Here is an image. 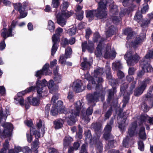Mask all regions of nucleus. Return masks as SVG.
I'll list each match as a JSON object with an SVG mask.
<instances>
[{"mask_svg": "<svg viewBox=\"0 0 153 153\" xmlns=\"http://www.w3.org/2000/svg\"><path fill=\"white\" fill-rule=\"evenodd\" d=\"M108 97L107 100L108 102L113 98L114 95V89H110L108 91Z\"/></svg>", "mask_w": 153, "mask_h": 153, "instance_id": "nucleus-45", "label": "nucleus"}, {"mask_svg": "<svg viewBox=\"0 0 153 153\" xmlns=\"http://www.w3.org/2000/svg\"><path fill=\"white\" fill-rule=\"evenodd\" d=\"M39 100L36 98H34L32 99V105L34 106L38 105L39 104Z\"/></svg>", "mask_w": 153, "mask_h": 153, "instance_id": "nucleus-51", "label": "nucleus"}, {"mask_svg": "<svg viewBox=\"0 0 153 153\" xmlns=\"http://www.w3.org/2000/svg\"><path fill=\"white\" fill-rule=\"evenodd\" d=\"M76 18L79 20H81L83 17V11H81L80 13H76Z\"/></svg>", "mask_w": 153, "mask_h": 153, "instance_id": "nucleus-53", "label": "nucleus"}, {"mask_svg": "<svg viewBox=\"0 0 153 153\" xmlns=\"http://www.w3.org/2000/svg\"><path fill=\"white\" fill-rule=\"evenodd\" d=\"M58 94H55L53 96L51 99V102L53 103V106L56 108L57 110H59L61 113H64L66 115L68 113H66L67 110L65 107L63 105V103L62 101H58L56 105H54L55 101L58 99Z\"/></svg>", "mask_w": 153, "mask_h": 153, "instance_id": "nucleus-8", "label": "nucleus"}, {"mask_svg": "<svg viewBox=\"0 0 153 153\" xmlns=\"http://www.w3.org/2000/svg\"><path fill=\"white\" fill-rule=\"evenodd\" d=\"M124 58L128 64L133 65L134 62H136L140 59L139 57L136 54H134L131 50H129L125 54Z\"/></svg>", "mask_w": 153, "mask_h": 153, "instance_id": "nucleus-7", "label": "nucleus"}, {"mask_svg": "<svg viewBox=\"0 0 153 153\" xmlns=\"http://www.w3.org/2000/svg\"><path fill=\"white\" fill-rule=\"evenodd\" d=\"M111 128L110 125H107L105 129V133L104 134V137L106 140H108L109 139L111 136L110 132L111 131Z\"/></svg>", "mask_w": 153, "mask_h": 153, "instance_id": "nucleus-26", "label": "nucleus"}, {"mask_svg": "<svg viewBox=\"0 0 153 153\" xmlns=\"http://www.w3.org/2000/svg\"><path fill=\"white\" fill-rule=\"evenodd\" d=\"M30 134H33L35 135L36 139H38V138L40 137V134L39 132L35 130V128H30Z\"/></svg>", "mask_w": 153, "mask_h": 153, "instance_id": "nucleus-40", "label": "nucleus"}, {"mask_svg": "<svg viewBox=\"0 0 153 153\" xmlns=\"http://www.w3.org/2000/svg\"><path fill=\"white\" fill-rule=\"evenodd\" d=\"M73 140V139L69 136L65 137L64 140L63 145L64 146H67Z\"/></svg>", "mask_w": 153, "mask_h": 153, "instance_id": "nucleus-39", "label": "nucleus"}, {"mask_svg": "<svg viewBox=\"0 0 153 153\" xmlns=\"http://www.w3.org/2000/svg\"><path fill=\"white\" fill-rule=\"evenodd\" d=\"M13 5L14 8L19 12L20 15L18 17L19 19L25 18L27 16V13L25 11L27 6L26 3L22 4L19 3L14 4Z\"/></svg>", "mask_w": 153, "mask_h": 153, "instance_id": "nucleus-9", "label": "nucleus"}, {"mask_svg": "<svg viewBox=\"0 0 153 153\" xmlns=\"http://www.w3.org/2000/svg\"><path fill=\"white\" fill-rule=\"evenodd\" d=\"M76 28L75 27H73L70 29L68 30V34L71 36L74 35L76 32Z\"/></svg>", "mask_w": 153, "mask_h": 153, "instance_id": "nucleus-49", "label": "nucleus"}, {"mask_svg": "<svg viewBox=\"0 0 153 153\" xmlns=\"http://www.w3.org/2000/svg\"><path fill=\"white\" fill-rule=\"evenodd\" d=\"M69 44V40L66 38H64L62 39V45L63 47H65L66 45Z\"/></svg>", "mask_w": 153, "mask_h": 153, "instance_id": "nucleus-56", "label": "nucleus"}, {"mask_svg": "<svg viewBox=\"0 0 153 153\" xmlns=\"http://www.w3.org/2000/svg\"><path fill=\"white\" fill-rule=\"evenodd\" d=\"M129 140V137L128 136L126 137V138L124 139L123 141V146L125 147H126L128 145V141Z\"/></svg>", "mask_w": 153, "mask_h": 153, "instance_id": "nucleus-55", "label": "nucleus"}, {"mask_svg": "<svg viewBox=\"0 0 153 153\" xmlns=\"http://www.w3.org/2000/svg\"><path fill=\"white\" fill-rule=\"evenodd\" d=\"M37 126L38 128L39 129H41L43 133H44V124L42 123L41 120H39V122L37 123Z\"/></svg>", "mask_w": 153, "mask_h": 153, "instance_id": "nucleus-48", "label": "nucleus"}, {"mask_svg": "<svg viewBox=\"0 0 153 153\" xmlns=\"http://www.w3.org/2000/svg\"><path fill=\"white\" fill-rule=\"evenodd\" d=\"M39 142L38 139L36 140L33 142L31 149L33 151H37V149L39 147Z\"/></svg>", "mask_w": 153, "mask_h": 153, "instance_id": "nucleus-37", "label": "nucleus"}, {"mask_svg": "<svg viewBox=\"0 0 153 153\" xmlns=\"http://www.w3.org/2000/svg\"><path fill=\"white\" fill-rule=\"evenodd\" d=\"M140 120L141 123L140 124V126L141 124L142 125L145 124V122L146 120H148L150 124L153 125V117L151 118L147 116H142Z\"/></svg>", "mask_w": 153, "mask_h": 153, "instance_id": "nucleus-25", "label": "nucleus"}, {"mask_svg": "<svg viewBox=\"0 0 153 153\" xmlns=\"http://www.w3.org/2000/svg\"><path fill=\"white\" fill-rule=\"evenodd\" d=\"M68 5L69 4L68 2H64L61 6V7L63 9V10L62 9L61 10V13H57L56 12L57 14L56 16L57 23L62 26H64L66 24L65 19L70 16L72 14V12H68L66 10Z\"/></svg>", "mask_w": 153, "mask_h": 153, "instance_id": "nucleus-3", "label": "nucleus"}, {"mask_svg": "<svg viewBox=\"0 0 153 153\" xmlns=\"http://www.w3.org/2000/svg\"><path fill=\"white\" fill-rule=\"evenodd\" d=\"M127 11V10L126 9H121V11L120 15V17H118L116 16H113L112 18V19L113 22L114 23H116L120 21L121 20V17H123L124 16Z\"/></svg>", "mask_w": 153, "mask_h": 153, "instance_id": "nucleus-23", "label": "nucleus"}, {"mask_svg": "<svg viewBox=\"0 0 153 153\" xmlns=\"http://www.w3.org/2000/svg\"><path fill=\"white\" fill-rule=\"evenodd\" d=\"M110 45L106 48V51L104 54V57L105 58H110L113 59L116 56V53L114 50L111 51Z\"/></svg>", "mask_w": 153, "mask_h": 153, "instance_id": "nucleus-16", "label": "nucleus"}, {"mask_svg": "<svg viewBox=\"0 0 153 153\" xmlns=\"http://www.w3.org/2000/svg\"><path fill=\"white\" fill-rule=\"evenodd\" d=\"M112 108L111 107L106 113L105 114V119H108L111 115Z\"/></svg>", "mask_w": 153, "mask_h": 153, "instance_id": "nucleus-50", "label": "nucleus"}, {"mask_svg": "<svg viewBox=\"0 0 153 153\" xmlns=\"http://www.w3.org/2000/svg\"><path fill=\"white\" fill-rule=\"evenodd\" d=\"M49 153H58L56 149L53 148H51L48 149Z\"/></svg>", "mask_w": 153, "mask_h": 153, "instance_id": "nucleus-64", "label": "nucleus"}, {"mask_svg": "<svg viewBox=\"0 0 153 153\" xmlns=\"http://www.w3.org/2000/svg\"><path fill=\"white\" fill-rule=\"evenodd\" d=\"M115 28L113 25H111L108 27V29L106 33V36L107 37H109L113 34L114 33Z\"/></svg>", "mask_w": 153, "mask_h": 153, "instance_id": "nucleus-36", "label": "nucleus"}, {"mask_svg": "<svg viewBox=\"0 0 153 153\" xmlns=\"http://www.w3.org/2000/svg\"><path fill=\"white\" fill-rule=\"evenodd\" d=\"M22 148L19 146H15L14 149H11L9 151V153H18L22 151Z\"/></svg>", "mask_w": 153, "mask_h": 153, "instance_id": "nucleus-42", "label": "nucleus"}, {"mask_svg": "<svg viewBox=\"0 0 153 153\" xmlns=\"http://www.w3.org/2000/svg\"><path fill=\"white\" fill-rule=\"evenodd\" d=\"M141 108L145 112L148 111L149 109V108L148 107L147 104L145 103H143L142 105Z\"/></svg>", "mask_w": 153, "mask_h": 153, "instance_id": "nucleus-54", "label": "nucleus"}, {"mask_svg": "<svg viewBox=\"0 0 153 153\" xmlns=\"http://www.w3.org/2000/svg\"><path fill=\"white\" fill-rule=\"evenodd\" d=\"M59 0H52V4L54 7L57 8L59 5Z\"/></svg>", "mask_w": 153, "mask_h": 153, "instance_id": "nucleus-58", "label": "nucleus"}, {"mask_svg": "<svg viewBox=\"0 0 153 153\" xmlns=\"http://www.w3.org/2000/svg\"><path fill=\"white\" fill-rule=\"evenodd\" d=\"M93 109L92 107H89L87 110L86 111V114L88 115H90L93 112Z\"/></svg>", "mask_w": 153, "mask_h": 153, "instance_id": "nucleus-60", "label": "nucleus"}, {"mask_svg": "<svg viewBox=\"0 0 153 153\" xmlns=\"http://www.w3.org/2000/svg\"><path fill=\"white\" fill-rule=\"evenodd\" d=\"M92 32L90 28H87L86 30L85 36L87 39L88 38L89 36L91 34Z\"/></svg>", "mask_w": 153, "mask_h": 153, "instance_id": "nucleus-61", "label": "nucleus"}, {"mask_svg": "<svg viewBox=\"0 0 153 153\" xmlns=\"http://www.w3.org/2000/svg\"><path fill=\"white\" fill-rule=\"evenodd\" d=\"M138 148L141 151L144 150V145L143 142L142 141H139L138 142Z\"/></svg>", "mask_w": 153, "mask_h": 153, "instance_id": "nucleus-52", "label": "nucleus"}, {"mask_svg": "<svg viewBox=\"0 0 153 153\" xmlns=\"http://www.w3.org/2000/svg\"><path fill=\"white\" fill-rule=\"evenodd\" d=\"M30 150V149L29 147L26 146L22 148V151L23 153H29Z\"/></svg>", "mask_w": 153, "mask_h": 153, "instance_id": "nucleus-59", "label": "nucleus"}, {"mask_svg": "<svg viewBox=\"0 0 153 153\" xmlns=\"http://www.w3.org/2000/svg\"><path fill=\"white\" fill-rule=\"evenodd\" d=\"M54 83L53 81L52 80H50L49 82L48 87L50 90V92L52 94L57 92V90L54 88Z\"/></svg>", "mask_w": 153, "mask_h": 153, "instance_id": "nucleus-32", "label": "nucleus"}, {"mask_svg": "<svg viewBox=\"0 0 153 153\" xmlns=\"http://www.w3.org/2000/svg\"><path fill=\"white\" fill-rule=\"evenodd\" d=\"M117 75L119 78L121 79L123 77L124 75L123 73L121 71L119 70L117 73Z\"/></svg>", "mask_w": 153, "mask_h": 153, "instance_id": "nucleus-62", "label": "nucleus"}, {"mask_svg": "<svg viewBox=\"0 0 153 153\" xmlns=\"http://www.w3.org/2000/svg\"><path fill=\"white\" fill-rule=\"evenodd\" d=\"M82 85L81 81L79 80H77L74 82L73 85V88L76 92H79L82 91L84 89H82L81 86Z\"/></svg>", "mask_w": 153, "mask_h": 153, "instance_id": "nucleus-20", "label": "nucleus"}, {"mask_svg": "<svg viewBox=\"0 0 153 153\" xmlns=\"http://www.w3.org/2000/svg\"><path fill=\"white\" fill-rule=\"evenodd\" d=\"M103 72V69L99 68L94 70V73L92 74L93 78L88 73L85 75V78L90 81L93 85L96 84V91L93 94H89L87 96V99L89 103L97 102L99 97H103L102 87L101 84L99 83L103 81L102 78L100 77V76Z\"/></svg>", "mask_w": 153, "mask_h": 153, "instance_id": "nucleus-1", "label": "nucleus"}, {"mask_svg": "<svg viewBox=\"0 0 153 153\" xmlns=\"http://www.w3.org/2000/svg\"><path fill=\"white\" fill-rule=\"evenodd\" d=\"M103 0L99 2V7L97 10L87 11L86 16L89 19H92L94 16H96L98 18L102 19L106 16L105 4L103 2Z\"/></svg>", "mask_w": 153, "mask_h": 153, "instance_id": "nucleus-2", "label": "nucleus"}, {"mask_svg": "<svg viewBox=\"0 0 153 153\" xmlns=\"http://www.w3.org/2000/svg\"><path fill=\"white\" fill-rule=\"evenodd\" d=\"M48 85L47 82L45 79H43L42 82L38 80L36 82L35 87L31 86L27 88L25 91V93L30 92L36 90L38 94V96L39 98L42 97V93H43V88Z\"/></svg>", "mask_w": 153, "mask_h": 153, "instance_id": "nucleus-5", "label": "nucleus"}, {"mask_svg": "<svg viewBox=\"0 0 153 153\" xmlns=\"http://www.w3.org/2000/svg\"><path fill=\"white\" fill-rule=\"evenodd\" d=\"M72 51L71 48L68 47L65 50V56H64L63 55H61L59 62L62 65H65L66 59L70 57V55L72 53Z\"/></svg>", "mask_w": 153, "mask_h": 153, "instance_id": "nucleus-12", "label": "nucleus"}, {"mask_svg": "<svg viewBox=\"0 0 153 153\" xmlns=\"http://www.w3.org/2000/svg\"><path fill=\"white\" fill-rule=\"evenodd\" d=\"M148 10V5L147 4H146L142 8L141 12L142 13H145L146 11Z\"/></svg>", "mask_w": 153, "mask_h": 153, "instance_id": "nucleus-57", "label": "nucleus"}, {"mask_svg": "<svg viewBox=\"0 0 153 153\" xmlns=\"http://www.w3.org/2000/svg\"><path fill=\"white\" fill-rule=\"evenodd\" d=\"M64 123V121L62 119H59L54 122L55 125V128L56 129H58L61 128Z\"/></svg>", "mask_w": 153, "mask_h": 153, "instance_id": "nucleus-35", "label": "nucleus"}, {"mask_svg": "<svg viewBox=\"0 0 153 153\" xmlns=\"http://www.w3.org/2000/svg\"><path fill=\"white\" fill-rule=\"evenodd\" d=\"M91 65V63L88 61L86 58H84L83 62L81 63V65L82 69L85 70L89 69Z\"/></svg>", "mask_w": 153, "mask_h": 153, "instance_id": "nucleus-24", "label": "nucleus"}, {"mask_svg": "<svg viewBox=\"0 0 153 153\" xmlns=\"http://www.w3.org/2000/svg\"><path fill=\"white\" fill-rule=\"evenodd\" d=\"M99 33H96L94 34V42H99V44L97 48V50L95 52V54L97 57H100L102 54V48L101 44V41Z\"/></svg>", "mask_w": 153, "mask_h": 153, "instance_id": "nucleus-10", "label": "nucleus"}, {"mask_svg": "<svg viewBox=\"0 0 153 153\" xmlns=\"http://www.w3.org/2000/svg\"><path fill=\"white\" fill-rule=\"evenodd\" d=\"M49 64H46L43 67L42 70L36 72L35 75L36 76L39 77V78H40L42 75H49L51 73V72L49 70Z\"/></svg>", "mask_w": 153, "mask_h": 153, "instance_id": "nucleus-13", "label": "nucleus"}, {"mask_svg": "<svg viewBox=\"0 0 153 153\" xmlns=\"http://www.w3.org/2000/svg\"><path fill=\"white\" fill-rule=\"evenodd\" d=\"M62 31V29L59 27L56 30V34L53 35L52 36V41L53 44L51 49V54L52 56L54 55L57 49V43L59 42V38L56 36V35L59 36Z\"/></svg>", "mask_w": 153, "mask_h": 153, "instance_id": "nucleus-6", "label": "nucleus"}, {"mask_svg": "<svg viewBox=\"0 0 153 153\" xmlns=\"http://www.w3.org/2000/svg\"><path fill=\"white\" fill-rule=\"evenodd\" d=\"M9 142L8 140H6L5 143L3 144V148L0 151V153H6L7 150L8 148Z\"/></svg>", "mask_w": 153, "mask_h": 153, "instance_id": "nucleus-41", "label": "nucleus"}, {"mask_svg": "<svg viewBox=\"0 0 153 153\" xmlns=\"http://www.w3.org/2000/svg\"><path fill=\"white\" fill-rule=\"evenodd\" d=\"M8 114L6 112H3L1 106L0 105V121L4 122L6 120Z\"/></svg>", "mask_w": 153, "mask_h": 153, "instance_id": "nucleus-31", "label": "nucleus"}, {"mask_svg": "<svg viewBox=\"0 0 153 153\" xmlns=\"http://www.w3.org/2000/svg\"><path fill=\"white\" fill-rule=\"evenodd\" d=\"M137 125L136 122L132 123L130 125L128 132L129 135L131 136H133L137 133Z\"/></svg>", "mask_w": 153, "mask_h": 153, "instance_id": "nucleus-18", "label": "nucleus"}, {"mask_svg": "<svg viewBox=\"0 0 153 153\" xmlns=\"http://www.w3.org/2000/svg\"><path fill=\"white\" fill-rule=\"evenodd\" d=\"M142 16L140 12H137L134 17L135 20L137 22H139L142 20Z\"/></svg>", "mask_w": 153, "mask_h": 153, "instance_id": "nucleus-44", "label": "nucleus"}, {"mask_svg": "<svg viewBox=\"0 0 153 153\" xmlns=\"http://www.w3.org/2000/svg\"><path fill=\"white\" fill-rule=\"evenodd\" d=\"M113 2V1L111 0H108L107 4L108 3H110L111 4L110 5V11L112 14H116L118 12L117 6L116 5H114L112 4Z\"/></svg>", "mask_w": 153, "mask_h": 153, "instance_id": "nucleus-29", "label": "nucleus"}, {"mask_svg": "<svg viewBox=\"0 0 153 153\" xmlns=\"http://www.w3.org/2000/svg\"><path fill=\"white\" fill-rule=\"evenodd\" d=\"M82 103L80 101H78L74 104V109H72L71 112L68 113L66 115V117L65 120L67 122L68 125L71 126L75 122V117L78 116L80 110L82 108Z\"/></svg>", "mask_w": 153, "mask_h": 153, "instance_id": "nucleus-4", "label": "nucleus"}, {"mask_svg": "<svg viewBox=\"0 0 153 153\" xmlns=\"http://www.w3.org/2000/svg\"><path fill=\"white\" fill-rule=\"evenodd\" d=\"M58 112L60 113L59 110L57 109L56 107L53 106L51 111V114L53 116H55Z\"/></svg>", "mask_w": 153, "mask_h": 153, "instance_id": "nucleus-47", "label": "nucleus"}, {"mask_svg": "<svg viewBox=\"0 0 153 153\" xmlns=\"http://www.w3.org/2000/svg\"><path fill=\"white\" fill-rule=\"evenodd\" d=\"M139 137L142 139L145 140L146 138V134L144 127L141 126L139 130Z\"/></svg>", "mask_w": 153, "mask_h": 153, "instance_id": "nucleus-34", "label": "nucleus"}, {"mask_svg": "<svg viewBox=\"0 0 153 153\" xmlns=\"http://www.w3.org/2000/svg\"><path fill=\"white\" fill-rule=\"evenodd\" d=\"M122 68V65L120 61H117L112 63V68L114 71L121 69Z\"/></svg>", "mask_w": 153, "mask_h": 153, "instance_id": "nucleus-33", "label": "nucleus"}, {"mask_svg": "<svg viewBox=\"0 0 153 153\" xmlns=\"http://www.w3.org/2000/svg\"><path fill=\"white\" fill-rule=\"evenodd\" d=\"M59 69V67L57 66L56 67L55 69L53 70L54 79V81L57 83H60L62 81V76L58 73Z\"/></svg>", "mask_w": 153, "mask_h": 153, "instance_id": "nucleus-22", "label": "nucleus"}, {"mask_svg": "<svg viewBox=\"0 0 153 153\" xmlns=\"http://www.w3.org/2000/svg\"><path fill=\"white\" fill-rule=\"evenodd\" d=\"M123 33L125 35H127V39L128 40L132 39L134 36L133 35L134 32L132 31L131 28H128L125 29L123 30Z\"/></svg>", "mask_w": 153, "mask_h": 153, "instance_id": "nucleus-28", "label": "nucleus"}, {"mask_svg": "<svg viewBox=\"0 0 153 153\" xmlns=\"http://www.w3.org/2000/svg\"><path fill=\"white\" fill-rule=\"evenodd\" d=\"M25 91L19 92L17 94V96L15 98V102L16 104H19L21 105H24V99L22 97L25 93Z\"/></svg>", "mask_w": 153, "mask_h": 153, "instance_id": "nucleus-21", "label": "nucleus"}, {"mask_svg": "<svg viewBox=\"0 0 153 153\" xmlns=\"http://www.w3.org/2000/svg\"><path fill=\"white\" fill-rule=\"evenodd\" d=\"M106 73L107 75V77L108 79H111L112 76L111 73V68L110 67L109 64L108 63H107L105 67Z\"/></svg>", "mask_w": 153, "mask_h": 153, "instance_id": "nucleus-38", "label": "nucleus"}, {"mask_svg": "<svg viewBox=\"0 0 153 153\" xmlns=\"http://www.w3.org/2000/svg\"><path fill=\"white\" fill-rule=\"evenodd\" d=\"M145 36L144 35H143L141 36H137L135 39L134 42H132L130 44H129V42H127L126 44V46L127 48L131 46H133L135 47L137 45H138L143 40L145 39Z\"/></svg>", "mask_w": 153, "mask_h": 153, "instance_id": "nucleus-15", "label": "nucleus"}, {"mask_svg": "<svg viewBox=\"0 0 153 153\" xmlns=\"http://www.w3.org/2000/svg\"><path fill=\"white\" fill-rule=\"evenodd\" d=\"M4 130L2 134L5 137H8L11 135V131L13 129V125L10 123H5L2 125Z\"/></svg>", "mask_w": 153, "mask_h": 153, "instance_id": "nucleus-14", "label": "nucleus"}, {"mask_svg": "<svg viewBox=\"0 0 153 153\" xmlns=\"http://www.w3.org/2000/svg\"><path fill=\"white\" fill-rule=\"evenodd\" d=\"M16 22L13 21L12 22L11 27L9 28L7 31L6 28H3L1 30V36L5 40L6 38L9 36H13L12 33V30L14 28L16 24Z\"/></svg>", "mask_w": 153, "mask_h": 153, "instance_id": "nucleus-11", "label": "nucleus"}, {"mask_svg": "<svg viewBox=\"0 0 153 153\" xmlns=\"http://www.w3.org/2000/svg\"><path fill=\"white\" fill-rule=\"evenodd\" d=\"M126 118H120L118 119V127L121 130L123 129L125 127L128 125V123H126Z\"/></svg>", "mask_w": 153, "mask_h": 153, "instance_id": "nucleus-27", "label": "nucleus"}, {"mask_svg": "<svg viewBox=\"0 0 153 153\" xmlns=\"http://www.w3.org/2000/svg\"><path fill=\"white\" fill-rule=\"evenodd\" d=\"M151 82V80L149 79H145L141 85H145L146 86L147 85Z\"/></svg>", "mask_w": 153, "mask_h": 153, "instance_id": "nucleus-63", "label": "nucleus"}, {"mask_svg": "<svg viewBox=\"0 0 153 153\" xmlns=\"http://www.w3.org/2000/svg\"><path fill=\"white\" fill-rule=\"evenodd\" d=\"M146 88V85H141L140 87L135 89L134 92V95L137 96L140 95L143 93Z\"/></svg>", "mask_w": 153, "mask_h": 153, "instance_id": "nucleus-30", "label": "nucleus"}, {"mask_svg": "<svg viewBox=\"0 0 153 153\" xmlns=\"http://www.w3.org/2000/svg\"><path fill=\"white\" fill-rule=\"evenodd\" d=\"M91 127L95 131L97 138L100 137L102 128L101 124L99 123H93L91 124Z\"/></svg>", "mask_w": 153, "mask_h": 153, "instance_id": "nucleus-17", "label": "nucleus"}, {"mask_svg": "<svg viewBox=\"0 0 153 153\" xmlns=\"http://www.w3.org/2000/svg\"><path fill=\"white\" fill-rule=\"evenodd\" d=\"M82 47L83 52H84L86 49H87L88 51L91 53L93 49V44L91 42H88V44L86 42H84L82 43Z\"/></svg>", "mask_w": 153, "mask_h": 153, "instance_id": "nucleus-19", "label": "nucleus"}, {"mask_svg": "<svg viewBox=\"0 0 153 153\" xmlns=\"http://www.w3.org/2000/svg\"><path fill=\"white\" fill-rule=\"evenodd\" d=\"M54 23L51 20L49 21L48 23V28L51 31H53L54 29Z\"/></svg>", "mask_w": 153, "mask_h": 153, "instance_id": "nucleus-43", "label": "nucleus"}, {"mask_svg": "<svg viewBox=\"0 0 153 153\" xmlns=\"http://www.w3.org/2000/svg\"><path fill=\"white\" fill-rule=\"evenodd\" d=\"M97 146V153H101L102 149V143L100 142L96 145Z\"/></svg>", "mask_w": 153, "mask_h": 153, "instance_id": "nucleus-46", "label": "nucleus"}]
</instances>
